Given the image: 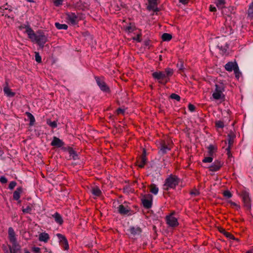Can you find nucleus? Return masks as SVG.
<instances>
[{
	"mask_svg": "<svg viewBox=\"0 0 253 253\" xmlns=\"http://www.w3.org/2000/svg\"><path fill=\"white\" fill-rule=\"evenodd\" d=\"M51 145L57 148H60L64 145V143L59 138L54 136L51 142Z\"/></svg>",
	"mask_w": 253,
	"mask_h": 253,
	"instance_id": "nucleus-13",
	"label": "nucleus"
},
{
	"mask_svg": "<svg viewBox=\"0 0 253 253\" xmlns=\"http://www.w3.org/2000/svg\"><path fill=\"white\" fill-rule=\"evenodd\" d=\"M170 98L171 99H175L177 101H180V97L179 96V95L175 93L171 94L170 95Z\"/></svg>",
	"mask_w": 253,
	"mask_h": 253,
	"instance_id": "nucleus-37",
	"label": "nucleus"
},
{
	"mask_svg": "<svg viewBox=\"0 0 253 253\" xmlns=\"http://www.w3.org/2000/svg\"><path fill=\"white\" fill-rule=\"evenodd\" d=\"M215 126L217 128H222L224 126V124L221 121H217L215 122Z\"/></svg>",
	"mask_w": 253,
	"mask_h": 253,
	"instance_id": "nucleus-36",
	"label": "nucleus"
},
{
	"mask_svg": "<svg viewBox=\"0 0 253 253\" xmlns=\"http://www.w3.org/2000/svg\"><path fill=\"white\" fill-rule=\"evenodd\" d=\"M33 252L35 253H39L41 250V249L39 247H34L32 249Z\"/></svg>",
	"mask_w": 253,
	"mask_h": 253,
	"instance_id": "nucleus-49",
	"label": "nucleus"
},
{
	"mask_svg": "<svg viewBox=\"0 0 253 253\" xmlns=\"http://www.w3.org/2000/svg\"><path fill=\"white\" fill-rule=\"evenodd\" d=\"M173 74V70L169 68L165 69L164 72L157 71L152 73L153 78L157 80L159 83L163 84H166L169 81L170 77Z\"/></svg>",
	"mask_w": 253,
	"mask_h": 253,
	"instance_id": "nucleus-2",
	"label": "nucleus"
},
{
	"mask_svg": "<svg viewBox=\"0 0 253 253\" xmlns=\"http://www.w3.org/2000/svg\"><path fill=\"white\" fill-rule=\"evenodd\" d=\"M35 60L38 63H41L42 61V58L38 52L35 53Z\"/></svg>",
	"mask_w": 253,
	"mask_h": 253,
	"instance_id": "nucleus-39",
	"label": "nucleus"
},
{
	"mask_svg": "<svg viewBox=\"0 0 253 253\" xmlns=\"http://www.w3.org/2000/svg\"><path fill=\"white\" fill-rule=\"evenodd\" d=\"M188 109L191 112H193L195 109V107L193 105L189 104L188 105Z\"/></svg>",
	"mask_w": 253,
	"mask_h": 253,
	"instance_id": "nucleus-47",
	"label": "nucleus"
},
{
	"mask_svg": "<svg viewBox=\"0 0 253 253\" xmlns=\"http://www.w3.org/2000/svg\"><path fill=\"white\" fill-rule=\"evenodd\" d=\"M118 212L122 215L128 214L130 211V208L127 206L120 205L118 208Z\"/></svg>",
	"mask_w": 253,
	"mask_h": 253,
	"instance_id": "nucleus-14",
	"label": "nucleus"
},
{
	"mask_svg": "<svg viewBox=\"0 0 253 253\" xmlns=\"http://www.w3.org/2000/svg\"><path fill=\"white\" fill-rule=\"evenodd\" d=\"M190 194L194 196H196L199 194V192L197 189H193L190 192Z\"/></svg>",
	"mask_w": 253,
	"mask_h": 253,
	"instance_id": "nucleus-43",
	"label": "nucleus"
},
{
	"mask_svg": "<svg viewBox=\"0 0 253 253\" xmlns=\"http://www.w3.org/2000/svg\"><path fill=\"white\" fill-rule=\"evenodd\" d=\"M8 238L10 243L12 244H17L16 242V238L15 237V233L12 227H9L8 230Z\"/></svg>",
	"mask_w": 253,
	"mask_h": 253,
	"instance_id": "nucleus-12",
	"label": "nucleus"
},
{
	"mask_svg": "<svg viewBox=\"0 0 253 253\" xmlns=\"http://www.w3.org/2000/svg\"><path fill=\"white\" fill-rule=\"evenodd\" d=\"M141 34H137L136 36L133 37L132 39L133 40L136 41L137 42H141Z\"/></svg>",
	"mask_w": 253,
	"mask_h": 253,
	"instance_id": "nucleus-40",
	"label": "nucleus"
},
{
	"mask_svg": "<svg viewBox=\"0 0 253 253\" xmlns=\"http://www.w3.org/2000/svg\"><path fill=\"white\" fill-rule=\"evenodd\" d=\"M179 69L180 70H182L183 69V64H182V63L181 62H180V63Z\"/></svg>",
	"mask_w": 253,
	"mask_h": 253,
	"instance_id": "nucleus-53",
	"label": "nucleus"
},
{
	"mask_svg": "<svg viewBox=\"0 0 253 253\" xmlns=\"http://www.w3.org/2000/svg\"><path fill=\"white\" fill-rule=\"evenodd\" d=\"M159 191V188L155 185L152 184L150 185V192L153 194L156 195Z\"/></svg>",
	"mask_w": 253,
	"mask_h": 253,
	"instance_id": "nucleus-32",
	"label": "nucleus"
},
{
	"mask_svg": "<svg viewBox=\"0 0 253 253\" xmlns=\"http://www.w3.org/2000/svg\"><path fill=\"white\" fill-rule=\"evenodd\" d=\"M225 84L223 81L217 82L215 84V89L212 93V96L215 100L223 99L225 95L223 94L225 88Z\"/></svg>",
	"mask_w": 253,
	"mask_h": 253,
	"instance_id": "nucleus-3",
	"label": "nucleus"
},
{
	"mask_svg": "<svg viewBox=\"0 0 253 253\" xmlns=\"http://www.w3.org/2000/svg\"><path fill=\"white\" fill-rule=\"evenodd\" d=\"M146 158L145 156H142L140 160L138 161L137 162V163H138L137 165H138V166L139 168H143L144 165L146 164Z\"/></svg>",
	"mask_w": 253,
	"mask_h": 253,
	"instance_id": "nucleus-25",
	"label": "nucleus"
},
{
	"mask_svg": "<svg viewBox=\"0 0 253 253\" xmlns=\"http://www.w3.org/2000/svg\"><path fill=\"white\" fill-rule=\"evenodd\" d=\"M223 196L227 198H230L232 197L231 192L228 190L224 191L223 193Z\"/></svg>",
	"mask_w": 253,
	"mask_h": 253,
	"instance_id": "nucleus-41",
	"label": "nucleus"
},
{
	"mask_svg": "<svg viewBox=\"0 0 253 253\" xmlns=\"http://www.w3.org/2000/svg\"><path fill=\"white\" fill-rule=\"evenodd\" d=\"M53 217L54 218L55 221L60 225L63 223V219L59 213L58 212L55 213L53 215Z\"/></svg>",
	"mask_w": 253,
	"mask_h": 253,
	"instance_id": "nucleus-23",
	"label": "nucleus"
},
{
	"mask_svg": "<svg viewBox=\"0 0 253 253\" xmlns=\"http://www.w3.org/2000/svg\"><path fill=\"white\" fill-rule=\"evenodd\" d=\"M246 253H253V250H249L247 251Z\"/></svg>",
	"mask_w": 253,
	"mask_h": 253,
	"instance_id": "nucleus-55",
	"label": "nucleus"
},
{
	"mask_svg": "<svg viewBox=\"0 0 253 253\" xmlns=\"http://www.w3.org/2000/svg\"><path fill=\"white\" fill-rule=\"evenodd\" d=\"M207 148L208 150V155L212 157L215 155L217 150V147L216 145L210 144Z\"/></svg>",
	"mask_w": 253,
	"mask_h": 253,
	"instance_id": "nucleus-15",
	"label": "nucleus"
},
{
	"mask_svg": "<svg viewBox=\"0 0 253 253\" xmlns=\"http://www.w3.org/2000/svg\"><path fill=\"white\" fill-rule=\"evenodd\" d=\"M248 16L250 18H253V1L249 6L248 10Z\"/></svg>",
	"mask_w": 253,
	"mask_h": 253,
	"instance_id": "nucleus-26",
	"label": "nucleus"
},
{
	"mask_svg": "<svg viewBox=\"0 0 253 253\" xmlns=\"http://www.w3.org/2000/svg\"><path fill=\"white\" fill-rule=\"evenodd\" d=\"M26 114L27 115L28 119L30 120V125L33 126L34 123L35 122V119L34 116L29 112H26Z\"/></svg>",
	"mask_w": 253,
	"mask_h": 253,
	"instance_id": "nucleus-27",
	"label": "nucleus"
},
{
	"mask_svg": "<svg viewBox=\"0 0 253 253\" xmlns=\"http://www.w3.org/2000/svg\"><path fill=\"white\" fill-rule=\"evenodd\" d=\"M56 236L59 240L60 244L62 246L63 248L65 250H68L69 249V245L65 236L60 233L57 234Z\"/></svg>",
	"mask_w": 253,
	"mask_h": 253,
	"instance_id": "nucleus-9",
	"label": "nucleus"
},
{
	"mask_svg": "<svg viewBox=\"0 0 253 253\" xmlns=\"http://www.w3.org/2000/svg\"><path fill=\"white\" fill-rule=\"evenodd\" d=\"M130 232L131 234L135 235L140 233L141 230L139 227L135 228L133 227L130 228Z\"/></svg>",
	"mask_w": 253,
	"mask_h": 253,
	"instance_id": "nucleus-31",
	"label": "nucleus"
},
{
	"mask_svg": "<svg viewBox=\"0 0 253 253\" xmlns=\"http://www.w3.org/2000/svg\"><path fill=\"white\" fill-rule=\"evenodd\" d=\"M223 165V163L219 161L216 160L209 167V169L211 171H216L220 169Z\"/></svg>",
	"mask_w": 253,
	"mask_h": 253,
	"instance_id": "nucleus-11",
	"label": "nucleus"
},
{
	"mask_svg": "<svg viewBox=\"0 0 253 253\" xmlns=\"http://www.w3.org/2000/svg\"><path fill=\"white\" fill-rule=\"evenodd\" d=\"M53 3L56 6L61 5L63 3L62 0H52Z\"/></svg>",
	"mask_w": 253,
	"mask_h": 253,
	"instance_id": "nucleus-38",
	"label": "nucleus"
},
{
	"mask_svg": "<svg viewBox=\"0 0 253 253\" xmlns=\"http://www.w3.org/2000/svg\"><path fill=\"white\" fill-rule=\"evenodd\" d=\"M55 25L56 28L59 30H61V29L67 30L68 28V26L65 24H60L59 23H55Z\"/></svg>",
	"mask_w": 253,
	"mask_h": 253,
	"instance_id": "nucleus-29",
	"label": "nucleus"
},
{
	"mask_svg": "<svg viewBox=\"0 0 253 253\" xmlns=\"http://www.w3.org/2000/svg\"><path fill=\"white\" fill-rule=\"evenodd\" d=\"M213 160V157L208 156V157H206L204 158V159L202 160V162L203 163H211Z\"/></svg>",
	"mask_w": 253,
	"mask_h": 253,
	"instance_id": "nucleus-35",
	"label": "nucleus"
},
{
	"mask_svg": "<svg viewBox=\"0 0 253 253\" xmlns=\"http://www.w3.org/2000/svg\"><path fill=\"white\" fill-rule=\"evenodd\" d=\"M174 215L175 213L173 212L166 217L167 224L171 227H174L178 225L177 218Z\"/></svg>",
	"mask_w": 253,
	"mask_h": 253,
	"instance_id": "nucleus-5",
	"label": "nucleus"
},
{
	"mask_svg": "<svg viewBox=\"0 0 253 253\" xmlns=\"http://www.w3.org/2000/svg\"><path fill=\"white\" fill-rule=\"evenodd\" d=\"M66 19L68 23L72 25H76L79 21L77 16L74 13H68L66 14Z\"/></svg>",
	"mask_w": 253,
	"mask_h": 253,
	"instance_id": "nucleus-8",
	"label": "nucleus"
},
{
	"mask_svg": "<svg viewBox=\"0 0 253 253\" xmlns=\"http://www.w3.org/2000/svg\"><path fill=\"white\" fill-rule=\"evenodd\" d=\"M224 234L226 235V237H229L230 239H233L234 240H238L237 239L234 238L233 235H231L230 233H229L228 232L225 231Z\"/></svg>",
	"mask_w": 253,
	"mask_h": 253,
	"instance_id": "nucleus-45",
	"label": "nucleus"
},
{
	"mask_svg": "<svg viewBox=\"0 0 253 253\" xmlns=\"http://www.w3.org/2000/svg\"><path fill=\"white\" fill-rule=\"evenodd\" d=\"M92 194L95 196H99L101 194V191L97 186H94L91 190Z\"/></svg>",
	"mask_w": 253,
	"mask_h": 253,
	"instance_id": "nucleus-24",
	"label": "nucleus"
},
{
	"mask_svg": "<svg viewBox=\"0 0 253 253\" xmlns=\"http://www.w3.org/2000/svg\"><path fill=\"white\" fill-rule=\"evenodd\" d=\"M24 253H30V252H29L28 250H24Z\"/></svg>",
	"mask_w": 253,
	"mask_h": 253,
	"instance_id": "nucleus-56",
	"label": "nucleus"
},
{
	"mask_svg": "<svg viewBox=\"0 0 253 253\" xmlns=\"http://www.w3.org/2000/svg\"><path fill=\"white\" fill-rule=\"evenodd\" d=\"M49 239V235L46 232L41 233L39 235V240L40 241L47 242Z\"/></svg>",
	"mask_w": 253,
	"mask_h": 253,
	"instance_id": "nucleus-19",
	"label": "nucleus"
},
{
	"mask_svg": "<svg viewBox=\"0 0 253 253\" xmlns=\"http://www.w3.org/2000/svg\"><path fill=\"white\" fill-rule=\"evenodd\" d=\"M179 183V179L175 176L170 175L168 177L164 184V189L168 190L169 189H174Z\"/></svg>",
	"mask_w": 253,
	"mask_h": 253,
	"instance_id": "nucleus-4",
	"label": "nucleus"
},
{
	"mask_svg": "<svg viewBox=\"0 0 253 253\" xmlns=\"http://www.w3.org/2000/svg\"><path fill=\"white\" fill-rule=\"evenodd\" d=\"M16 184L17 183L15 181H11L9 184L8 188L12 190L16 186Z\"/></svg>",
	"mask_w": 253,
	"mask_h": 253,
	"instance_id": "nucleus-42",
	"label": "nucleus"
},
{
	"mask_svg": "<svg viewBox=\"0 0 253 253\" xmlns=\"http://www.w3.org/2000/svg\"><path fill=\"white\" fill-rule=\"evenodd\" d=\"M243 200L244 201L245 206H246L248 208H249L251 207V204L250 198L249 194L246 193L243 195Z\"/></svg>",
	"mask_w": 253,
	"mask_h": 253,
	"instance_id": "nucleus-20",
	"label": "nucleus"
},
{
	"mask_svg": "<svg viewBox=\"0 0 253 253\" xmlns=\"http://www.w3.org/2000/svg\"><path fill=\"white\" fill-rule=\"evenodd\" d=\"M179 1L183 4H186L187 2V0H179Z\"/></svg>",
	"mask_w": 253,
	"mask_h": 253,
	"instance_id": "nucleus-52",
	"label": "nucleus"
},
{
	"mask_svg": "<svg viewBox=\"0 0 253 253\" xmlns=\"http://www.w3.org/2000/svg\"><path fill=\"white\" fill-rule=\"evenodd\" d=\"M147 8L149 10L156 11L158 10L157 0H149Z\"/></svg>",
	"mask_w": 253,
	"mask_h": 253,
	"instance_id": "nucleus-16",
	"label": "nucleus"
},
{
	"mask_svg": "<svg viewBox=\"0 0 253 253\" xmlns=\"http://www.w3.org/2000/svg\"><path fill=\"white\" fill-rule=\"evenodd\" d=\"M234 72L235 74L236 77L238 79L239 78L240 76L241 75V73L239 72V68H236V69L234 71Z\"/></svg>",
	"mask_w": 253,
	"mask_h": 253,
	"instance_id": "nucleus-44",
	"label": "nucleus"
},
{
	"mask_svg": "<svg viewBox=\"0 0 253 253\" xmlns=\"http://www.w3.org/2000/svg\"><path fill=\"white\" fill-rule=\"evenodd\" d=\"M135 29V27L131 25V24L129 25L126 27L125 31L128 33L132 32Z\"/></svg>",
	"mask_w": 253,
	"mask_h": 253,
	"instance_id": "nucleus-34",
	"label": "nucleus"
},
{
	"mask_svg": "<svg viewBox=\"0 0 253 253\" xmlns=\"http://www.w3.org/2000/svg\"><path fill=\"white\" fill-rule=\"evenodd\" d=\"M22 192V188L19 187L14 192L13 197L15 200H18L20 198V195Z\"/></svg>",
	"mask_w": 253,
	"mask_h": 253,
	"instance_id": "nucleus-18",
	"label": "nucleus"
},
{
	"mask_svg": "<svg viewBox=\"0 0 253 253\" xmlns=\"http://www.w3.org/2000/svg\"><path fill=\"white\" fill-rule=\"evenodd\" d=\"M228 146L226 148V150L227 151V154L229 156H230V150L234 143V139L231 136H229L228 138Z\"/></svg>",
	"mask_w": 253,
	"mask_h": 253,
	"instance_id": "nucleus-22",
	"label": "nucleus"
},
{
	"mask_svg": "<svg viewBox=\"0 0 253 253\" xmlns=\"http://www.w3.org/2000/svg\"><path fill=\"white\" fill-rule=\"evenodd\" d=\"M237 67L238 66L236 62H229L225 65V69L229 72L234 71Z\"/></svg>",
	"mask_w": 253,
	"mask_h": 253,
	"instance_id": "nucleus-17",
	"label": "nucleus"
},
{
	"mask_svg": "<svg viewBox=\"0 0 253 253\" xmlns=\"http://www.w3.org/2000/svg\"><path fill=\"white\" fill-rule=\"evenodd\" d=\"M26 28V32L32 42H36L40 46H43L47 42V38L43 33L38 32L36 34L29 25L20 27V28Z\"/></svg>",
	"mask_w": 253,
	"mask_h": 253,
	"instance_id": "nucleus-1",
	"label": "nucleus"
},
{
	"mask_svg": "<svg viewBox=\"0 0 253 253\" xmlns=\"http://www.w3.org/2000/svg\"><path fill=\"white\" fill-rule=\"evenodd\" d=\"M33 206L32 204H29L26 206V208H22V211L24 213H31L32 210Z\"/></svg>",
	"mask_w": 253,
	"mask_h": 253,
	"instance_id": "nucleus-28",
	"label": "nucleus"
},
{
	"mask_svg": "<svg viewBox=\"0 0 253 253\" xmlns=\"http://www.w3.org/2000/svg\"><path fill=\"white\" fill-rule=\"evenodd\" d=\"M230 203H231V205H233V206H237V205L235 203H234V202H231Z\"/></svg>",
	"mask_w": 253,
	"mask_h": 253,
	"instance_id": "nucleus-54",
	"label": "nucleus"
},
{
	"mask_svg": "<svg viewBox=\"0 0 253 253\" xmlns=\"http://www.w3.org/2000/svg\"><path fill=\"white\" fill-rule=\"evenodd\" d=\"M225 3V0H216V4L218 8H223L224 7Z\"/></svg>",
	"mask_w": 253,
	"mask_h": 253,
	"instance_id": "nucleus-33",
	"label": "nucleus"
},
{
	"mask_svg": "<svg viewBox=\"0 0 253 253\" xmlns=\"http://www.w3.org/2000/svg\"><path fill=\"white\" fill-rule=\"evenodd\" d=\"M48 125L52 127L55 128L57 126V123L55 121L50 122Z\"/></svg>",
	"mask_w": 253,
	"mask_h": 253,
	"instance_id": "nucleus-46",
	"label": "nucleus"
},
{
	"mask_svg": "<svg viewBox=\"0 0 253 253\" xmlns=\"http://www.w3.org/2000/svg\"><path fill=\"white\" fill-rule=\"evenodd\" d=\"M3 91L4 94L8 97H13L15 94V92L12 91V90L7 86H6L3 88Z\"/></svg>",
	"mask_w": 253,
	"mask_h": 253,
	"instance_id": "nucleus-21",
	"label": "nucleus"
},
{
	"mask_svg": "<svg viewBox=\"0 0 253 253\" xmlns=\"http://www.w3.org/2000/svg\"><path fill=\"white\" fill-rule=\"evenodd\" d=\"M210 10L211 12H214L216 10V9L215 6H213L211 5H210Z\"/></svg>",
	"mask_w": 253,
	"mask_h": 253,
	"instance_id": "nucleus-51",
	"label": "nucleus"
},
{
	"mask_svg": "<svg viewBox=\"0 0 253 253\" xmlns=\"http://www.w3.org/2000/svg\"><path fill=\"white\" fill-rule=\"evenodd\" d=\"M172 145H167L164 141H163L161 144L159 153L160 155H164L166 154L169 151H170Z\"/></svg>",
	"mask_w": 253,
	"mask_h": 253,
	"instance_id": "nucleus-10",
	"label": "nucleus"
},
{
	"mask_svg": "<svg viewBox=\"0 0 253 253\" xmlns=\"http://www.w3.org/2000/svg\"><path fill=\"white\" fill-rule=\"evenodd\" d=\"M143 207L146 209H150L152 204V196L150 194L144 195L141 199Z\"/></svg>",
	"mask_w": 253,
	"mask_h": 253,
	"instance_id": "nucleus-7",
	"label": "nucleus"
},
{
	"mask_svg": "<svg viewBox=\"0 0 253 253\" xmlns=\"http://www.w3.org/2000/svg\"><path fill=\"white\" fill-rule=\"evenodd\" d=\"M0 181L2 183H5L7 182V180L4 176H1L0 178Z\"/></svg>",
	"mask_w": 253,
	"mask_h": 253,
	"instance_id": "nucleus-48",
	"label": "nucleus"
},
{
	"mask_svg": "<svg viewBox=\"0 0 253 253\" xmlns=\"http://www.w3.org/2000/svg\"><path fill=\"white\" fill-rule=\"evenodd\" d=\"M124 112L125 111L121 108H119L117 110V113L118 115L120 114H124Z\"/></svg>",
	"mask_w": 253,
	"mask_h": 253,
	"instance_id": "nucleus-50",
	"label": "nucleus"
},
{
	"mask_svg": "<svg viewBox=\"0 0 253 253\" xmlns=\"http://www.w3.org/2000/svg\"><path fill=\"white\" fill-rule=\"evenodd\" d=\"M95 81L100 89L104 92H108L110 91L109 87L105 83L103 77H95Z\"/></svg>",
	"mask_w": 253,
	"mask_h": 253,
	"instance_id": "nucleus-6",
	"label": "nucleus"
},
{
	"mask_svg": "<svg viewBox=\"0 0 253 253\" xmlns=\"http://www.w3.org/2000/svg\"><path fill=\"white\" fill-rule=\"evenodd\" d=\"M162 40L164 41H169L172 38V36L168 33H164L162 36Z\"/></svg>",
	"mask_w": 253,
	"mask_h": 253,
	"instance_id": "nucleus-30",
	"label": "nucleus"
}]
</instances>
